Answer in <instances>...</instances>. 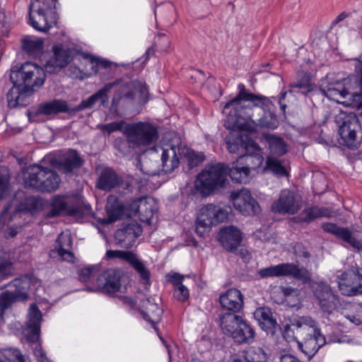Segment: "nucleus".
Segmentation results:
<instances>
[{"label": "nucleus", "instance_id": "41", "mask_svg": "<svg viewBox=\"0 0 362 362\" xmlns=\"http://www.w3.org/2000/svg\"><path fill=\"white\" fill-rule=\"evenodd\" d=\"M239 165L240 164L238 162L233 163L230 167L228 166V175L237 183L245 184L249 182L250 173L243 165Z\"/></svg>", "mask_w": 362, "mask_h": 362}, {"label": "nucleus", "instance_id": "35", "mask_svg": "<svg viewBox=\"0 0 362 362\" xmlns=\"http://www.w3.org/2000/svg\"><path fill=\"white\" fill-rule=\"evenodd\" d=\"M161 161L163 171L165 173H170L178 168L180 160L176 153L175 146L166 145L162 148Z\"/></svg>", "mask_w": 362, "mask_h": 362}, {"label": "nucleus", "instance_id": "4", "mask_svg": "<svg viewBox=\"0 0 362 362\" xmlns=\"http://www.w3.org/2000/svg\"><path fill=\"white\" fill-rule=\"evenodd\" d=\"M45 78V70L31 62L16 65L10 72L13 87L40 88L44 84Z\"/></svg>", "mask_w": 362, "mask_h": 362}, {"label": "nucleus", "instance_id": "17", "mask_svg": "<svg viewBox=\"0 0 362 362\" xmlns=\"http://www.w3.org/2000/svg\"><path fill=\"white\" fill-rule=\"evenodd\" d=\"M53 56L45 64V71L50 74L58 73L66 66L71 61V51L64 49L62 45H55L52 48Z\"/></svg>", "mask_w": 362, "mask_h": 362}, {"label": "nucleus", "instance_id": "48", "mask_svg": "<svg viewBox=\"0 0 362 362\" xmlns=\"http://www.w3.org/2000/svg\"><path fill=\"white\" fill-rule=\"evenodd\" d=\"M331 214L332 211L328 208L311 207L303 211L301 220L304 222H310L320 217H329Z\"/></svg>", "mask_w": 362, "mask_h": 362}, {"label": "nucleus", "instance_id": "32", "mask_svg": "<svg viewBox=\"0 0 362 362\" xmlns=\"http://www.w3.org/2000/svg\"><path fill=\"white\" fill-rule=\"evenodd\" d=\"M269 150L267 157L279 158L288 151V145L283 138L274 134L265 133L262 135Z\"/></svg>", "mask_w": 362, "mask_h": 362}, {"label": "nucleus", "instance_id": "3", "mask_svg": "<svg viewBox=\"0 0 362 362\" xmlns=\"http://www.w3.org/2000/svg\"><path fill=\"white\" fill-rule=\"evenodd\" d=\"M228 165L218 163L207 165L199 173L195 182L196 189L204 195H209L216 189L223 187L227 181Z\"/></svg>", "mask_w": 362, "mask_h": 362}, {"label": "nucleus", "instance_id": "60", "mask_svg": "<svg viewBox=\"0 0 362 362\" xmlns=\"http://www.w3.org/2000/svg\"><path fill=\"white\" fill-rule=\"evenodd\" d=\"M282 334L288 341H295L298 343V341H299L296 334V326L292 325V319L290 320V324L284 326Z\"/></svg>", "mask_w": 362, "mask_h": 362}, {"label": "nucleus", "instance_id": "9", "mask_svg": "<svg viewBox=\"0 0 362 362\" xmlns=\"http://www.w3.org/2000/svg\"><path fill=\"white\" fill-rule=\"evenodd\" d=\"M362 269L357 265L343 271L337 276V282L341 293L347 296L362 294Z\"/></svg>", "mask_w": 362, "mask_h": 362}, {"label": "nucleus", "instance_id": "61", "mask_svg": "<svg viewBox=\"0 0 362 362\" xmlns=\"http://www.w3.org/2000/svg\"><path fill=\"white\" fill-rule=\"evenodd\" d=\"M323 230L327 233H330L337 238H340L341 234L343 232L344 227H341L337 226L336 223H323L321 226Z\"/></svg>", "mask_w": 362, "mask_h": 362}, {"label": "nucleus", "instance_id": "11", "mask_svg": "<svg viewBox=\"0 0 362 362\" xmlns=\"http://www.w3.org/2000/svg\"><path fill=\"white\" fill-rule=\"evenodd\" d=\"M258 274L262 279L281 276H292L303 281L310 279V273L305 268H299L293 263H283L262 268L258 271Z\"/></svg>", "mask_w": 362, "mask_h": 362}, {"label": "nucleus", "instance_id": "49", "mask_svg": "<svg viewBox=\"0 0 362 362\" xmlns=\"http://www.w3.org/2000/svg\"><path fill=\"white\" fill-rule=\"evenodd\" d=\"M66 212L69 213L67 210V205L63 197L56 196L51 200L50 209L47 214L48 218H54Z\"/></svg>", "mask_w": 362, "mask_h": 362}, {"label": "nucleus", "instance_id": "2", "mask_svg": "<svg viewBox=\"0 0 362 362\" xmlns=\"http://www.w3.org/2000/svg\"><path fill=\"white\" fill-rule=\"evenodd\" d=\"M357 82L354 78H346L342 80H334L326 76L321 80L320 85V93L329 100L341 103L345 105H350L351 98L354 100H360V95L356 89Z\"/></svg>", "mask_w": 362, "mask_h": 362}, {"label": "nucleus", "instance_id": "25", "mask_svg": "<svg viewBox=\"0 0 362 362\" xmlns=\"http://www.w3.org/2000/svg\"><path fill=\"white\" fill-rule=\"evenodd\" d=\"M218 240L227 251L234 252L241 243L242 233L235 226H226L220 230Z\"/></svg>", "mask_w": 362, "mask_h": 362}, {"label": "nucleus", "instance_id": "30", "mask_svg": "<svg viewBox=\"0 0 362 362\" xmlns=\"http://www.w3.org/2000/svg\"><path fill=\"white\" fill-rule=\"evenodd\" d=\"M122 182V178L111 168L101 170L98 176L96 187L103 191H110Z\"/></svg>", "mask_w": 362, "mask_h": 362}, {"label": "nucleus", "instance_id": "7", "mask_svg": "<svg viewBox=\"0 0 362 362\" xmlns=\"http://www.w3.org/2000/svg\"><path fill=\"white\" fill-rule=\"evenodd\" d=\"M228 217L227 210L209 204L203 206L199 211L196 220L195 231L199 237H204L206 231L213 226L223 222Z\"/></svg>", "mask_w": 362, "mask_h": 362}, {"label": "nucleus", "instance_id": "43", "mask_svg": "<svg viewBox=\"0 0 362 362\" xmlns=\"http://www.w3.org/2000/svg\"><path fill=\"white\" fill-rule=\"evenodd\" d=\"M123 134L126 136L127 139L119 137L114 141L115 148L119 151L123 156H127L132 153L134 149L138 148L136 144L132 141V138L127 132V128L124 127Z\"/></svg>", "mask_w": 362, "mask_h": 362}, {"label": "nucleus", "instance_id": "27", "mask_svg": "<svg viewBox=\"0 0 362 362\" xmlns=\"http://www.w3.org/2000/svg\"><path fill=\"white\" fill-rule=\"evenodd\" d=\"M219 302L223 308L238 313L243 308L244 297L238 289L230 288L220 296Z\"/></svg>", "mask_w": 362, "mask_h": 362}, {"label": "nucleus", "instance_id": "62", "mask_svg": "<svg viewBox=\"0 0 362 362\" xmlns=\"http://www.w3.org/2000/svg\"><path fill=\"white\" fill-rule=\"evenodd\" d=\"M125 124L124 121L120 120L119 122H113L108 124H102L100 129L103 132H106L109 134L117 131H122Z\"/></svg>", "mask_w": 362, "mask_h": 362}, {"label": "nucleus", "instance_id": "63", "mask_svg": "<svg viewBox=\"0 0 362 362\" xmlns=\"http://www.w3.org/2000/svg\"><path fill=\"white\" fill-rule=\"evenodd\" d=\"M174 297L180 302L186 301L189 297V291L183 284L174 288Z\"/></svg>", "mask_w": 362, "mask_h": 362}, {"label": "nucleus", "instance_id": "47", "mask_svg": "<svg viewBox=\"0 0 362 362\" xmlns=\"http://www.w3.org/2000/svg\"><path fill=\"white\" fill-rule=\"evenodd\" d=\"M44 47V42L41 38L27 36L22 40L23 49L30 55H35L41 52Z\"/></svg>", "mask_w": 362, "mask_h": 362}, {"label": "nucleus", "instance_id": "54", "mask_svg": "<svg viewBox=\"0 0 362 362\" xmlns=\"http://www.w3.org/2000/svg\"><path fill=\"white\" fill-rule=\"evenodd\" d=\"M18 301L14 295L9 291H4L0 295V319L4 320V313L9 309L13 303Z\"/></svg>", "mask_w": 362, "mask_h": 362}, {"label": "nucleus", "instance_id": "52", "mask_svg": "<svg viewBox=\"0 0 362 362\" xmlns=\"http://www.w3.org/2000/svg\"><path fill=\"white\" fill-rule=\"evenodd\" d=\"M56 0H35L30 4L29 9L35 12H43L46 15L53 14Z\"/></svg>", "mask_w": 362, "mask_h": 362}, {"label": "nucleus", "instance_id": "20", "mask_svg": "<svg viewBox=\"0 0 362 362\" xmlns=\"http://www.w3.org/2000/svg\"><path fill=\"white\" fill-rule=\"evenodd\" d=\"M300 204L296 199L295 193L288 189L281 192L278 200L272 206V211L279 214H294L300 209Z\"/></svg>", "mask_w": 362, "mask_h": 362}, {"label": "nucleus", "instance_id": "36", "mask_svg": "<svg viewBox=\"0 0 362 362\" xmlns=\"http://www.w3.org/2000/svg\"><path fill=\"white\" fill-rule=\"evenodd\" d=\"M235 327L234 332L230 337L235 342L238 344H245L250 343L253 341L255 332L247 320L242 318Z\"/></svg>", "mask_w": 362, "mask_h": 362}, {"label": "nucleus", "instance_id": "39", "mask_svg": "<svg viewBox=\"0 0 362 362\" xmlns=\"http://www.w3.org/2000/svg\"><path fill=\"white\" fill-rule=\"evenodd\" d=\"M28 16L29 25L37 30L47 32L52 27L51 23L48 20L49 16L43 12H35L29 9Z\"/></svg>", "mask_w": 362, "mask_h": 362}, {"label": "nucleus", "instance_id": "13", "mask_svg": "<svg viewBox=\"0 0 362 362\" xmlns=\"http://www.w3.org/2000/svg\"><path fill=\"white\" fill-rule=\"evenodd\" d=\"M314 296L317 300L322 310L327 315L332 313L339 305V296L327 284H317L314 290Z\"/></svg>", "mask_w": 362, "mask_h": 362}, {"label": "nucleus", "instance_id": "22", "mask_svg": "<svg viewBox=\"0 0 362 362\" xmlns=\"http://www.w3.org/2000/svg\"><path fill=\"white\" fill-rule=\"evenodd\" d=\"M129 208L143 222H150L156 209L155 202L151 197L136 199L132 202Z\"/></svg>", "mask_w": 362, "mask_h": 362}, {"label": "nucleus", "instance_id": "40", "mask_svg": "<svg viewBox=\"0 0 362 362\" xmlns=\"http://www.w3.org/2000/svg\"><path fill=\"white\" fill-rule=\"evenodd\" d=\"M264 160L263 156L257 151L253 153L248 152L245 153L243 155L239 156L238 162L240 165H243L247 168V170H255L258 168L262 164Z\"/></svg>", "mask_w": 362, "mask_h": 362}, {"label": "nucleus", "instance_id": "58", "mask_svg": "<svg viewBox=\"0 0 362 362\" xmlns=\"http://www.w3.org/2000/svg\"><path fill=\"white\" fill-rule=\"evenodd\" d=\"M10 176L6 168L0 166V199H3L8 189Z\"/></svg>", "mask_w": 362, "mask_h": 362}, {"label": "nucleus", "instance_id": "64", "mask_svg": "<svg viewBox=\"0 0 362 362\" xmlns=\"http://www.w3.org/2000/svg\"><path fill=\"white\" fill-rule=\"evenodd\" d=\"M166 279L168 282L173 284V288H175L182 284L184 276L179 273L173 272L168 274Z\"/></svg>", "mask_w": 362, "mask_h": 362}, {"label": "nucleus", "instance_id": "10", "mask_svg": "<svg viewBox=\"0 0 362 362\" xmlns=\"http://www.w3.org/2000/svg\"><path fill=\"white\" fill-rule=\"evenodd\" d=\"M125 127L138 148L149 146L158 139V127L151 123L139 122L127 124Z\"/></svg>", "mask_w": 362, "mask_h": 362}, {"label": "nucleus", "instance_id": "57", "mask_svg": "<svg viewBox=\"0 0 362 362\" xmlns=\"http://www.w3.org/2000/svg\"><path fill=\"white\" fill-rule=\"evenodd\" d=\"M187 160V166L189 169L199 165L205 160V156L202 152H195L192 150H188L185 155Z\"/></svg>", "mask_w": 362, "mask_h": 362}, {"label": "nucleus", "instance_id": "38", "mask_svg": "<svg viewBox=\"0 0 362 362\" xmlns=\"http://www.w3.org/2000/svg\"><path fill=\"white\" fill-rule=\"evenodd\" d=\"M237 313L228 312L220 314L218 316L219 324L223 333L231 337L238 326L242 317L236 315Z\"/></svg>", "mask_w": 362, "mask_h": 362}, {"label": "nucleus", "instance_id": "45", "mask_svg": "<svg viewBox=\"0 0 362 362\" xmlns=\"http://www.w3.org/2000/svg\"><path fill=\"white\" fill-rule=\"evenodd\" d=\"M29 358L18 349L7 348L0 350V362H25Z\"/></svg>", "mask_w": 362, "mask_h": 362}, {"label": "nucleus", "instance_id": "18", "mask_svg": "<svg viewBox=\"0 0 362 362\" xmlns=\"http://www.w3.org/2000/svg\"><path fill=\"white\" fill-rule=\"evenodd\" d=\"M42 313L35 303L30 305L28 313V320L23 329V334L27 341L35 343L39 340Z\"/></svg>", "mask_w": 362, "mask_h": 362}, {"label": "nucleus", "instance_id": "44", "mask_svg": "<svg viewBox=\"0 0 362 362\" xmlns=\"http://www.w3.org/2000/svg\"><path fill=\"white\" fill-rule=\"evenodd\" d=\"M140 313L145 320L155 326L160 319L162 311L157 304L151 303L150 300H147L146 310H141Z\"/></svg>", "mask_w": 362, "mask_h": 362}, {"label": "nucleus", "instance_id": "1", "mask_svg": "<svg viewBox=\"0 0 362 362\" xmlns=\"http://www.w3.org/2000/svg\"><path fill=\"white\" fill-rule=\"evenodd\" d=\"M238 95L226 103L223 112L227 115L224 126L228 129L250 130L255 116L253 108L267 107L270 100L265 96L248 92L243 83Z\"/></svg>", "mask_w": 362, "mask_h": 362}, {"label": "nucleus", "instance_id": "53", "mask_svg": "<svg viewBox=\"0 0 362 362\" xmlns=\"http://www.w3.org/2000/svg\"><path fill=\"white\" fill-rule=\"evenodd\" d=\"M247 362H267V355L264 349L259 346H250L244 355Z\"/></svg>", "mask_w": 362, "mask_h": 362}, {"label": "nucleus", "instance_id": "33", "mask_svg": "<svg viewBox=\"0 0 362 362\" xmlns=\"http://www.w3.org/2000/svg\"><path fill=\"white\" fill-rule=\"evenodd\" d=\"M83 162L76 151L70 150L57 162V168L65 174L72 173L81 167Z\"/></svg>", "mask_w": 362, "mask_h": 362}, {"label": "nucleus", "instance_id": "56", "mask_svg": "<svg viewBox=\"0 0 362 362\" xmlns=\"http://www.w3.org/2000/svg\"><path fill=\"white\" fill-rule=\"evenodd\" d=\"M135 255L132 251L129 250H107L105 253L106 259H119L128 264Z\"/></svg>", "mask_w": 362, "mask_h": 362}, {"label": "nucleus", "instance_id": "15", "mask_svg": "<svg viewBox=\"0 0 362 362\" xmlns=\"http://www.w3.org/2000/svg\"><path fill=\"white\" fill-rule=\"evenodd\" d=\"M15 288L11 293L18 301H26L29 297V292L35 291L40 286V280L33 274H25L13 279L11 283Z\"/></svg>", "mask_w": 362, "mask_h": 362}, {"label": "nucleus", "instance_id": "5", "mask_svg": "<svg viewBox=\"0 0 362 362\" xmlns=\"http://www.w3.org/2000/svg\"><path fill=\"white\" fill-rule=\"evenodd\" d=\"M339 127L340 144L349 148H356L362 137L361 126L358 117L353 112H341L336 119Z\"/></svg>", "mask_w": 362, "mask_h": 362}, {"label": "nucleus", "instance_id": "21", "mask_svg": "<svg viewBox=\"0 0 362 362\" xmlns=\"http://www.w3.org/2000/svg\"><path fill=\"white\" fill-rule=\"evenodd\" d=\"M227 148L231 153L240 156L248 152L250 148L257 150V145L252 142L247 135H241L238 132H233L226 138Z\"/></svg>", "mask_w": 362, "mask_h": 362}, {"label": "nucleus", "instance_id": "6", "mask_svg": "<svg viewBox=\"0 0 362 362\" xmlns=\"http://www.w3.org/2000/svg\"><path fill=\"white\" fill-rule=\"evenodd\" d=\"M118 80H121V82L115 86H119V88L113 95L112 107L117 108L122 100L127 101L137 100L139 104H144L148 101L149 92L145 83L137 80L124 83L122 78Z\"/></svg>", "mask_w": 362, "mask_h": 362}, {"label": "nucleus", "instance_id": "26", "mask_svg": "<svg viewBox=\"0 0 362 362\" xmlns=\"http://www.w3.org/2000/svg\"><path fill=\"white\" fill-rule=\"evenodd\" d=\"M39 88L12 87L6 95L8 105L11 108L26 106L30 103V97Z\"/></svg>", "mask_w": 362, "mask_h": 362}, {"label": "nucleus", "instance_id": "12", "mask_svg": "<svg viewBox=\"0 0 362 362\" xmlns=\"http://www.w3.org/2000/svg\"><path fill=\"white\" fill-rule=\"evenodd\" d=\"M59 113H68L72 115L71 107L62 99H53L49 101L40 103L37 107L28 113L29 119L32 122H39L42 121V116L51 119Z\"/></svg>", "mask_w": 362, "mask_h": 362}, {"label": "nucleus", "instance_id": "51", "mask_svg": "<svg viewBox=\"0 0 362 362\" xmlns=\"http://www.w3.org/2000/svg\"><path fill=\"white\" fill-rule=\"evenodd\" d=\"M253 125L261 128L274 129L279 126V120L276 116L272 112H265L262 117H255Z\"/></svg>", "mask_w": 362, "mask_h": 362}, {"label": "nucleus", "instance_id": "46", "mask_svg": "<svg viewBox=\"0 0 362 362\" xmlns=\"http://www.w3.org/2000/svg\"><path fill=\"white\" fill-rule=\"evenodd\" d=\"M264 169L271 171L279 177L288 175V172L285 167V160H280L279 158L267 157Z\"/></svg>", "mask_w": 362, "mask_h": 362}, {"label": "nucleus", "instance_id": "37", "mask_svg": "<svg viewBox=\"0 0 362 362\" xmlns=\"http://www.w3.org/2000/svg\"><path fill=\"white\" fill-rule=\"evenodd\" d=\"M61 178L57 172L49 168L45 167L39 192H52L59 188Z\"/></svg>", "mask_w": 362, "mask_h": 362}, {"label": "nucleus", "instance_id": "16", "mask_svg": "<svg viewBox=\"0 0 362 362\" xmlns=\"http://www.w3.org/2000/svg\"><path fill=\"white\" fill-rule=\"evenodd\" d=\"M141 233L142 228L137 223L132 222L125 224L115 231V244L121 247L129 249L134 245Z\"/></svg>", "mask_w": 362, "mask_h": 362}, {"label": "nucleus", "instance_id": "50", "mask_svg": "<svg viewBox=\"0 0 362 362\" xmlns=\"http://www.w3.org/2000/svg\"><path fill=\"white\" fill-rule=\"evenodd\" d=\"M129 264L131 265V267L139 274L144 284H149L151 276L150 271L145 266L144 262L138 257L136 253Z\"/></svg>", "mask_w": 362, "mask_h": 362}, {"label": "nucleus", "instance_id": "19", "mask_svg": "<svg viewBox=\"0 0 362 362\" xmlns=\"http://www.w3.org/2000/svg\"><path fill=\"white\" fill-rule=\"evenodd\" d=\"M72 238L70 234L61 233L56 240L55 248L49 252L51 258L59 257L61 260L74 263L75 257L71 251L72 248Z\"/></svg>", "mask_w": 362, "mask_h": 362}, {"label": "nucleus", "instance_id": "59", "mask_svg": "<svg viewBox=\"0 0 362 362\" xmlns=\"http://www.w3.org/2000/svg\"><path fill=\"white\" fill-rule=\"evenodd\" d=\"M13 263L6 258H0V282L12 276Z\"/></svg>", "mask_w": 362, "mask_h": 362}, {"label": "nucleus", "instance_id": "42", "mask_svg": "<svg viewBox=\"0 0 362 362\" xmlns=\"http://www.w3.org/2000/svg\"><path fill=\"white\" fill-rule=\"evenodd\" d=\"M339 239L354 248L362 249V231L351 230L348 228H344Z\"/></svg>", "mask_w": 362, "mask_h": 362}, {"label": "nucleus", "instance_id": "55", "mask_svg": "<svg viewBox=\"0 0 362 362\" xmlns=\"http://www.w3.org/2000/svg\"><path fill=\"white\" fill-rule=\"evenodd\" d=\"M291 89L289 92H295V88L300 89V93L304 95L311 92L313 90L310 79L308 76H303L300 79L291 83L290 85Z\"/></svg>", "mask_w": 362, "mask_h": 362}, {"label": "nucleus", "instance_id": "8", "mask_svg": "<svg viewBox=\"0 0 362 362\" xmlns=\"http://www.w3.org/2000/svg\"><path fill=\"white\" fill-rule=\"evenodd\" d=\"M123 281L122 272L117 269L110 268L100 274L97 278V288L103 294L115 297L117 293H127V288Z\"/></svg>", "mask_w": 362, "mask_h": 362}, {"label": "nucleus", "instance_id": "31", "mask_svg": "<svg viewBox=\"0 0 362 362\" xmlns=\"http://www.w3.org/2000/svg\"><path fill=\"white\" fill-rule=\"evenodd\" d=\"M254 317L258 322L259 327L267 334L272 335L275 334L279 325L269 308H257L254 313Z\"/></svg>", "mask_w": 362, "mask_h": 362}, {"label": "nucleus", "instance_id": "14", "mask_svg": "<svg viewBox=\"0 0 362 362\" xmlns=\"http://www.w3.org/2000/svg\"><path fill=\"white\" fill-rule=\"evenodd\" d=\"M233 204L234 208L244 216H255L261 211L258 202L247 189L233 194Z\"/></svg>", "mask_w": 362, "mask_h": 362}, {"label": "nucleus", "instance_id": "28", "mask_svg": "<svg viewBox=\"0 0 362 362\" xmlns=\"http://www.w3.org/2000/svg\"><path fill=\"white\" fill-rule=\"evenodd\" d=\"M45 167L39 164L28 166L23 171V181L25 188L39 192Z\"/></svg>", "mask_w": 362, "mask_h": 362}, {"label": "nucleus", "instance_id": "29", "mask_svg": "<svg viewBox=\"0 0 362 362\" xmlns=\"http://www.w3.org/2000/svg\"><path fill=\"white\" fill-rule=\"evenodd\" d=\"M325 343V337L319 332L310 337L298 341V347L308 358H311Z\"/></svg>", "mask_w": 362, "mask_h": 362}, {"label": "nucleus", "instance_id": "34", "mask_svg": "<svg viewBox=\"0 0 362 362\" xmlns=\"http://www.w3.org/2000/svg\"><path fill=\"white\" fill-rule=\"evenodd\" d=\"M105 211L107 222L114 223L121 219L124 214V205L116 195L110 194L107 199Z\"/></svg>", "mask_w": 362, "mask_h": 362}, {"label": "nucleus", "instance_id": "24", "mask_svg": "<svg viewBox=\"0 0 362 362\" xmlns=\"http://www.w3.org/2000/svg\"><path fill=\"white\" fill-rule=\"evenodd\" d=\"M292 325L296 326V334L298 340L310 337L321 332L317 322L310 316H297L292 318Z\"/></svg>", "mask_w": 362, "mask_h": 362}, {"label": "nucleus", "instance_id": "23", "mask_svg": "<svg viewBox=\"0 0 362 362\" xmlns=\"http://www.w3.org/2000/svg\"><path fill=\"white\" fill-rule=\"evenodd\" d=\"M120 82L121 80H115L113 82L106 83L102 88L91 95L87 99L83 100L79 105L71 107L72 115H75L86 109L92 108L98 100H101L103 104L107 100L108 92Z\"/></svg>", "mask_w": 362, "mask_h": 362}]
</instances>
